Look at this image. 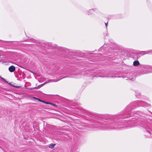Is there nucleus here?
Listing matches in <instances>:
<instances>
[{
	"label": "nucleus",
	"mask_w": 152,
	"mask_h": 152,
	"mask_svg": "<svg viewBox=\"0 0 152 152\" xmlns=\"http://www.w3.org/2000/svg\"><path fill=\"white\" fill-rule=\"evenodd\" d=\"M96 127L102 130L113 129L124 127L123 123L117 121L115 118L102 122H98Z\"/></svg>",
	"instance_id": "nucleus-1"
},
{
	"label": "nucleus",
	"mask_w": 152,
	"mask_h": 152,
	"mask_svg": "<svg viewBox=\"0 0 152 152\" xmlns=\"http://www.w3.org/2000/svg\"><path fill=\"white\" fill-rule=\"evenodd\" d=\"M135 124L136 125L141 126L142 127H144L146 129L145 136L147 137L150 138H152V129L151 127L149 126V124H152V119L149 120L148 121H139L136 122Z\"/></svg>",
	"instance_id": "nucleus-2"
},
{
	"label": "nucleus",
	"mask_w": 152,
	"mask_h": 152,
	"mask_svg": "<svg viewBox=\"0 0 152 152\" xmlns=\"http://www.w3.org/2000/svg\"><path fill=\"white\" fill-rule=\"evenodd\" d=\"M134 106L136 107H137L140 106L143 107H148L150 104L146 103L145 102L143 101H138L134 102Z\"/></svg>",
	"instance_id": "nucleus-3"
},
{
	"label": "nucleus",
	"mask_w": 152,
	"mask_h": 152,
	"mask_svg": "<svg viewBox=\"0 0 152 152\" xmlns=\"http://www.w3.org/2000/svg\"><path fill=\"white\" fill-rule=\"evenodd\" d=\"M144 67L145 68V72H142V74H148L150 73H152V66L149 65H145Z\"/></svg>",
	"instance_id": "nucleus-4"
},
{
	"label": "nucleus",
	"mask_w": 152,
	"mask_h": 152,
	"mask_svg": "<svg viewBox=\"0 0 152 152\" xmlns=\"http://www.w3.org/2000/svg\"><path fill=\"white\" fill-rule=\"evenodd\" d=\"M86 75H85V76H93L95 77V76H93V72H91L90 71H86Z\"/></svg>",
	"instance_id": "nucleus-5"
},
{
	"label": "nucleus",
	"mask_w": 152,
	"mask_h": 152,
	"mask_svg": "<svg viewBox=\"0 0 152 152\" xmlns=\"http://www.w3.org/2000/svg\"><path fill=\"white\" fill-rule=\"evenodd\" d=\"M61 79H55V80H48L47 82H46L45 83L46 84L47 83H49L56 82H58V81L59 80Z\"/></svg>",
	"instance_id": "nucleus-6"
},
{
	"label": "nucleus",
	"mask_w": 152,
	"mask_h": 152,
	"mask_svg": "<svg viewBox=\"0 0 152 152\" xmlns=\"http://www.w3.org/2000/svg\"><path fill=\"white\" fill-rule=\"evenodd\" d=\"M15 70V68L13 66H11L9 68V71L11 72H13Z\"/></svg>",
	"instance_id": "nucleus-7"
},
{
	"label": "nucleus",
	"mask_w": 152,
	"mask_h": 152,
	"mask_svg": "<svg viewBox=\"0 0 152 152\" xmlns=\"http://www.w3.org/2000/svg\"><path fill=\"white\" fill-rule=\"evenodd\" d=\"M140 64V63L138 61H134L133 63V65L134 66H137Z\"/></svg>",
	"instance_id": "nucleus-8"
},
{
	"label": "nucleus",
	"mask_w": 152,
	"mask_h": 152,
	"mask_svg": "<svg viewBox=\"0 0 152 152\" xmlns=\"http://www.w3.org/2000/svg\"><path fill=\"white\" fill-rule=\"evenodd\" d=\"M96 9H91V10H89V11H88V15H89L90 14V13L89 12V11H91V12H93V11H94V10H95Z\"/></svg>",
	"instance_id": "nucleus-9"
},
{
	"label": "nucleus",
	"mask_w": 152,
	"mask_h": 152,
	"mask_svg": "<svg viewBox=\"0 0 152 152\" xmlns=\"http://www.w3.org/2000/svg\"><path fill=\"white\" fill-rule=\"evenodd\" d=\"M55 145V144H52L50 145L49 146V147L51 148H53L54 147Z\"/></svg>",
	"instance_id": "nucleus-10"
},
{
	"label": "nucleus",
	"mask_w": 152,
	"mask_h": 152,
	"mask_svg": "<svg viewBox=\"0 0 152 152\" xmlns=\"http://www.w3.org/2000/svg\"><path fill=\"white\" fill-rule=\"evenodd\" d=\"M45 84V83H44L43 84H42L41 85H39L38 86V87L37 88H40L43 85H44Z\"/></svg>",
	"instance_id": "nucleus-11"
},
{
	"label": "nucleus",
	"mask_w": 152,
	"mask_h": 152,
	"mask_svg": "<svg viewBox=\"0 0 152 152\" xmlns=\"http://www.w3.org/2000/svg\"><path fill=\"white\" fill-rule=\"evenodd\" d=\"M43 102V103H45L47 104H50V103H49V102H46L45 101H43V102Z\"/></svg>",
	"instance_id": "nucleus-12"
},
{
	"label": "nucleus",
	"mask_w": 152,
	"mask_h": 152,
	"mask_svg": "<svg viewBox=\"0 0 152 152\" xmlns=\"http://www.w3.org/2000/svg\"><path fill=\"white\" fill-rule=\"evenodd\" d=\"M145 52H146L147 53H149L152 52V50H149L148 51H146Z\"/></svg>",
	"instance_id": "nucleus-13"
},
{
	"label": "nucleus",
	"mask_w": 152,
	"mask_h": 152,
	"mask_svg": "<svg viewBox=\"0 0 152 152\" xmlns=\"http://www.w3.org/2000/svg\"><path fill=\"white\" fill-rule=\"evenodd\" d=\"M38 100L40 102H43V100H42L39 99H38Z\"/></svg>",
	"instance_id": "nucleus-14"
},
{
	"label": "nucleus",
	"mask_w": 152,
	"mask_h": 152,
	"mask_svg": "<svg viewBox=\"0 0 152 152\" xmlns=\"http://www.w3.org/2000/svg\"><path fill=\"white\" fill-rule=\"evenodd\" d=\"M33 98L36 100H38V99H39V98H37L36 97H34Z\"/></svg>",
	"instance_id": "nucleus-15"
},
{
	"label": "nucleus",
	"mask_w": 152,
	"mask_h": 152,
	"mask_svg": "<svg viewBox=\"0 0 152 152\" xmlns=\"http://www.w3.org/2000/svg\"><path fill=\"white\" fill-rule=\"evenodd\" d=\"M69 74H71V75H76V74H75V73H69Z\"/></svg>",
	"instance_id": "nucleus-16"
},
{
	"label": "nucleus",
	"mask_w": 152,
	"mask_h": 152,
	"mask_svg": "<svg viewBox=\"0 0 152 152\" xmlns=\"http://www.w3.org/2000/svg\"><path fill=\"white\" fill-rule=\"evenodd\" d=\"M1 78L3 79V80L5 81L6 82H7L6 81V80L3 78L2 77H1Z\"/></svg>",
	"instance_id": "nucleus-17"
},
{
	"label": "nucleus",
	"mask_w": 152,
	"mask_h": 152,
	"mask_svg": "<svg viewBox=\"0 0 152 152\" xmlns=\"http://www.w3.org/2000/svg\"><path fill=\"white\" fill-rule=\"evenodd\" d=\"M105 23V24L106 26L107 27V23Z\"/></svg>",
	"instance_id": "nucleus-18"
},
{
	"label": "nucleus",
	"mask_w": 152,
	"mask_h": 152,
	"mask_svg": "<svg viewBox=\"0 0 152 152\" xmlns=\"http://www.w3.org/2000/svg\"><path fill=\"white\" fill-rule=\"evenodd\" d=\"M50 104H52V105H55V104H53V103H50Z\"/></svg>",
	"instance_id": "nucleus-19"
},
{
	"label": "nucleus",
	"mask_w": 152,
	"mask_h": 152,
	"mask_svg": "<svg viewBox=\"0 0 152 152\" xmlns=\"http://www.w3.org/2000/svg\"><path fill=\"white\" fill-rule=\"evenodd\" d=\"M138 94H136V95H135V96H138Z\"/></svg>",
	"instance_id": "nucleus-20"
},
{
	"label": "nucleus",
	"mask_w": 152,
	"mask_h": 152,
	"mask_svg": "<svg viewBox=\"0 0 152 152\" xmlns=\"http://www.w3.org/2000/svg\"><path fill=\"white\" fill-rule=\"evenodd\" d=\"M105 77H110V76H105Z\"/></svg>",
	"instance_id": "nucleus-21"
},
{
	"label": "nucleus",
	"mask_w": 152,
	"mask_h": 152,
	"mask_svg": "<svg viewBox=\"0 0 152 152\" xmlns=\"http://www.w3.org/2000/svg\"><path fill=\"white\" fill-rule=\"evenodd\" d=\"M111 77H113V76H111Z\"/></svg>",
	"instance_id": "nucleus-22"
},
{
	"label": "nucleus",
	"mask_w": 152,
	"mask_h": 152,
	"mask_svg": "<svg viewBox=\"0 0 152 152\" xmlns=\"http://www.w3.org/2000/svg\"><path fill=\"white\" fill-rule=\"evenodd\" d=\"M98 77H102V76H98Z\"/></svg>",
	"instance_id": "nucleus-23"
},
{
	"label": "nucleus",
	"mask_w": 152,
	"mask_h": 152,
	"mask_svg": "<svg viewBox=\"0 0 152 152\" xmlns=\"http://www.w3.org/2000/svg\"><path fill=\"white\" fill-rule=\"evenodd\" d=\"M140 93H139V96H140Z\"/></svg>",
	"instance_id": "nucleus-24"
}]
</instances>
